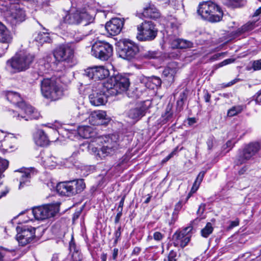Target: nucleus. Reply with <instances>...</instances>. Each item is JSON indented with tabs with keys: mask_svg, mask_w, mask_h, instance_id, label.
I'll return each mask as SVG.
<instances>
[{
	"mask_svg": "<svg viewBox=\"0 0 261 261\" xmlns=\"http://www.w3.org/2000/svg\"><path fill=\"white\" fill-rule=\"evenodd\" d=\"M77 133L83 138L88 139L92 137L94 134L91 127L87 125L80 126L77 128Z\"/></svg>",
	"mask_w": 261,
	"mask_h": 261,
	"instance_id": "72a5a7b5",
	"label": "nucleus"
},
{
	"mask_svg": "<svg viewBox=\"0 0 261 261\" xmlns=\"http://www.w3.org/2000/svg\"><path fill=\"white\" fill-rule=\"evenodd\" d=\"M214 230L211 222H207L205 226L201 229V235L202 237L207 238L212 233Z\"/></svg>",
	"mask_w": 261,
	"mask_h": 261,
	"instance_id": "58836bf2",
	"label": "nucleus"
},
{
	"mask_svg": "<svg viewBox=\"0 0 261 261\" xmlns=\"http://www.w3.org/2000/svg\"><path fill=\"white\" fill-rule=\"evenodd\" d=\"M178 218V214L176 212H173L172 214V216L171 218V220L169 221V224L170 225H173L174 224L175 221L177 220Z\"/></svg>",
	"mask_w": 261,
	"mask_h": 261,
	"instance_id": "052dcab7",
	"label": "nucleus"
},
{
	"mask_svg": "<svg viewBox=\"0 0 261 261\" xmlns=\"http://www.w3.org/2000/svg\"><path fill=\"white\" fill-rule=\"evenodd\" d=\"M34 60V56L28 53L16 54L7 61V68L14 72L25 71L29 68Z\"/></svg>",
	"mask_w": 261,
	"mask_h": 261,
	"instance_id": "20e7f679",
	"label": "nucleus"
},
{
	"mask_svg": "<svg viewBox=\"0 0 261 261\" xmlns=\"http://www.w3.org/2000/svg\"><path fill=\"white\" fill-rule=\"evenodd\" d=\"M240 80L239 79H237V78L234 79L227 84L223 83V84H221V87L224 88L230 87V86L235 84L236 83H237Z\"/></svg>",
	"mask_w": 261,
	"mask_h": 261,
	"instance_id": "6e6d98bb",
	"label": "nucleus"
},
{
	"mask_svg": "<svg viewBox=\"0 0 261 261\" xmlns=\"http://www.w3.org/2000/svg\"><path fill=\"white\" fill-rule=\"evenodd\" d=\"M16 240L23 246L31 243L35 238V227L30 225H20L16 227Z\"/></svg>",
	"mask_w": 261,
	"mask_h": 261,
	"instance_id": "f8f14e48",
	"label": "nucleus"
},
{
	"mask_svg": "<svg viewBox=\"0 0 261 261\" xmlns=\"http://www.w3.org/2000/svg\"><path fill=\"white\" fill-rule=\"evenodd\" d=\"M104 82V88L112 96H115L128 89L130 82L128 77L121 74H118L108 79Z\"/></svg>",
	"mask_w": 261,
	"mask_h": 261,
	"instance_id": "7ed1b4c3",
	"label": "nucleus"
},
{
	"mask_svg": "<svg viewBox=\"0 0 261 261\" xmlns=\"http://www.w3.org/2000/svg\"><path fill=\"white\" fill-rule=\"evenodd\" d=\"M192 226H188L180 231H176L172 236L174 246L186 247L191 240Z\"/></svg>",
	"mask_w": 261,
	"mask_h": 261,
	"instance_id": "dca6fc26",
	"label": "nucleus"
},
{
	"mask_svg": "<svg viewBox=\"0 0 261 261\" xmlns=\"http://www.w3.org/2000/svg\"><path fill=\"white\" fill-rule=\"evenodd\" d=\"M226 54H227V52H223V53L216 54L214 55L213 56H212V57H211L210 60L211 61H214L217 60L220 58L224 57L226 55Z\"/></svg>",
	"mask_w": 261,
	"mask_h": 261,
	"instance_id": "5fc2aeb1",
	"label": "nucleus"
},
{
	"mask_svg": "<svg viewBox=\"0 0 261 261\" xmlns=\"http://www.w3.org/2000/svg\"><path fill=\"white\" fill-rule=\"evenodd\" d=\"M215 142V139L214 136H211L208 137L206 141V144L208 150L212 149Z\"/></svg>",
	"mask_w": 261,
	"mask_h": 261,
	"instance_id": "3c124183",
	"label": "nucleus"
},
{
	"mask_svg": "<svg viewBox=\"0 0 261 261\" xmlns=\"http://www.w3.org/2000/svg\"><path fill=\"white\" fill-rule=\"evenodd\" d=\"M139 32L137 38L140 41H151L156 37L158 30L155 24L151 21L145 20L138 25Z\"/></svg>",
	"mask_w": 261,
	"mask_h": 261,
	"instance_id": "1a4fd4ad",
	"label": "nucleus"
},
{
	"mask_svg": "<svg viewBox=\"0 0 261 261\" xmlns=\"http://www.w3.org/2000/svg\"><path fill=\"white\" fill-rule=\"evenodd\" d=\"M94 17L84 10H71L63 17V21L69 24H83L87 25L93 22Z\"/></svg>",
	"mask_w": 261,
	"mask_h": 261,
	"instance_id": "6e6552de",
	"label": "nucleus"
},
{
	"mask_svg": "<svg viewBox=\"0 0 261 261\" xmlns=\"http://www.w3.org/2000/svg\"><path fill=\"white\" fill-rule=\"evenodd\" d=\"M141 251V248L140 247H135L132 253H131V255L132 256H138L140 252Z\"/></svg>",
	"mask_w": 261,
	"mask_h": 261,
	"instance_id": "0e129e2a",
	"label": "nucleus"
},
{
	"mask_svg": "<svg viewBox=\"0 0 261 261\" xmlns=\"http://www.w3.org/2000/svg\"><path fill=\"white\" fill-rule=\"evenodd\" d=\"M32 213L36 220H43L55 215V207L51 205H45L34 207Z\"/></svg>",
	"mask_w": 261,
	"mask_h": 261,
	"instance_id": "a211bd4d",
	"label": "nucleus"
},
{
	"mask_svg": "<svg viewBox=\"0 0 261 261\" xmlns=\"http://www.w3.org/2000/svg\"><path fill=\"white\" fill-rule=\"evenodd\" d=\"M197 13L203 20L211 22L220 21L223 16L221 8L212 1H204L199 3Z\"/></svg>",
	"mask_w": 261,
	"mask_h": 261,
	"instance_id": "f257e3e1",
	"label": "nucleus"
},
{
	"mask_svg": "<svg viewBox=\"0 0 261 261\" xmlns=\"http://www.w3.org/2000/svg\"><path fill=\"white\" fill-rule=\"evenodd\" d=\"M94 17L84 10H71L63 17V21L69 24H83L87 25L93 22Z\"/></svg>",
	"mask_w": 261,
	"mask_h": 261,
	"instance_id": "0eeeda50",
	"label": "nucleus"
},
{
	"mask_svg": "<svg viewBox=\"0 0 261 261\" xmlns=\"http://www.w3.org/2000/svg\"><path fill=\"white\" fill-rule=\"evenodd\" d=\"M18 171L20 173L19 189H21L24 185L30 183V178L33 173L29 169H25L23 171L18 170Z\"/></svg>",
	"mask_w": 261,
	"mask_h": 261,
	"instance_id": "cd10ccee",
	"label": "nucleus"
},
{
	"mask_svg": "<svg viewBox=\"0 0 261 261\" xmlns=\"http://www.w3.org/2000/svg\"><path fill=\"white\" fill-rule=\"evenodd\" d=\"M253 97L256 103L261 102V90L257 92Z\"/></svg>",
	"mask_w": 261,
	"mask_h": 261,
	"instance_id": "69168bd1",
	"label": "nucleus"
},
{
	"mask_svg": "<svg viewBox=\"0 0 261 261\" xmlns=\"http://www.w3.org/2000/svg\"><path fill=\"white\" fill-rule=\"evenodd\" d=\"M25 11L18 6H14L6 17L8 22L12 26L16 25L25 19Z\"/></svg>",
	"mask_w": 261,
	"mask_h": 261,
	"instance_id": "aec40b11",
	"label": "nucleus"
},
{
	"mask_svg": "<svg viewBox=\"0 0 261 261\" xmlns=\"http://www.w3.org/2000/svg\"><path fill=\"white\" fill-rule=\"evenodd\" d=\"M140 52V47L130 40H123L119 45L118 53L120 57L127 60L136 59Z\"/></svg>",
	"mask_w": 261,
	"mask_h": 261,
	"instance_id": "9d476101",
	"label": "nucleus"
},
{
	"mask_svg": "<svg viewBox=\"0 0 261 261\" xmlns=\"http://www.w3.org/2000/svg\"><path fill=\"white\" fill-rule=\"evenodd\" d=\"M164 237V234L159 231L154 232L153 235V239L156 241H161L163 239Z\"/></svg>",
	"mask_w": 261,
	"mask_h": 261,
	"instance_id": "13d9d810",
	"label": "nucleus"
},
{
	"mask_svg": "<svg viewBox=\"0 0 261 261\" xmlns=\"http://www.w3.org/2000/svg\"><path fill=\"white\" fill-rule=\"evenodd\" d=\"M162 81L160 77L155 76H152L148 77L146 86L149 89H154L161 86Z\"/></svg>",
	"mask_w": 261,
	"mask_h": 261,
	"instance_id": "f704fd0d",
	"label": "nucleus"
},
{
	"mask_svg": "<svg viewBox=\"0 0 261 261\" xmlns=\"http://www.w3.org/2000/svg\"><path fill=\"white\" fill-rule=\"evenodd\" d=\"M234 59H227L224 60L221 63L217 64L216 65V66H217V68H220V67H223L224 66H225L227 64L232 63L234 62Z\"/></svg>",
	"mask_w": 261,
	"mask_h": 261,
	"instance_id": "864d4df0",
	"label": "nucleus"
},
{
	"mask_svg": "<svg viewBox=\"0 0 261 261\" xmlns=\"http://www.w3.org/2000/svg\"><path fill=\"white\" fill-rule=\"evenodd\" d=\"M244 107L241 105L235 106L228 110L227 116L233 117L240 113L243 110Z\"/></svg>",
	"mask_w": 261,
	"mask_h": 261,
	"instance_id": "ea45409f",
	"label": "nucleus"
},
{
	"mask_svg": "<svg viewBox=\"0 0 261 261\" xmlns=\"http://www.w3.org/2000/svg\"><path fill=\"white\" fill-rule=\"evenodd\" d=\"M83 211V208H80L79 210L75 211V212L73 215L72 219L73 221H75V220L77 219L80 216L81 214V213Z\"/></svg>",
	"mask_w": 261,
	"mask_h": 261,
	"instance_id": "680f3d73",
	"label": "nucleus"
},
{
	"mask_svg": "<svg viewBox=\"0 0 261 261\" xmlns=\"http://www.w3.org/2000/svg\"><path fill=\"white\" fill-rule=\"evenodd\" d=\"M6 97L8 101L17 106L25 114L30 115L34 112V108L23 101L18 93L8 91L7 93Z\"/></svg>",
	"mask_w": 261,
	"mask_h": 261,
	"instance_id": "2eb2a0df",
	"label": "nucleus"
},
{
	"mask_svg": "<svg viewBox=\"0 0 261 261\" xmlns=\"http://www.w3.org/2000/svg\"><path fill=\"white\" fill-rule=\"evenodd\" d=\"M9 162L7 160H3L0 163V179L4 177L3 172L8 168Z\"/></svg>",
	"mask_w": 261,
	"mask_h": 261,
	"instance_id": "a18cd8bd",
	"label": "nucleus"
},
{
	"mask_svg": "<svg viewBox=\"0 0 261 261\" xmlns=\"http://www.w3.org/2000/svg\"><path fill=\"white\" fill-rule=\"evenodd\" d=\"M179 257L178 253L172 250L169 252L167 258L164 259V261H177Z\"/></svg>",
	"mask_w": 261,
	"mask_h": 261,
	"instance_id": "c03bdc74",
	"label": "nucleus"
},
{
	"mask_svg": "<svg viewBox=\"0 0 261 261\" xmlns=\"http://www.w3.org/2000/svg\"><path fill=\"white\" fill-rule=\"evenodd\" d=\"M205 172L204 171H201L199 173V174L198 175V176L195 181V184H198V185H199L200 184L201 182L203 180V178L205 175Z\"/></svg>",
	"mask_w": 261,
	"mask_h": 261,
	"instance_id": "4d7b16f0",
	"label": "nucleus"
},
{
	"mask_svg": "<svg viewBox=\"0 0 261 261\" xmlns=\"http://www.w3.org/2000/svg\"><path fill=\"white\" fill-rule=\"evenodd\" d=\"M177 148H175L173 151H172L168 156H167L163 160V162H167L170 160L173 155L175 154Z\"/></svg>",
	"mask_w": 261,
	"mask_h": 261,
	"instance_id": "774afa93",
	"label": "nucleus"
},
{
	"mask_svg": "<svg viewBox=\"0 0 261 261\" xmlns=\"http://www.w3.org/2000/svg\"><path fill=\"white\" fill-rule=\"evenodd\" d=\"M224 5L232 8L239 7L242 0H222Z\"/></svg>",
	"mask_w": 261,
	"mask_h": 261,
	"instance_id": "37998d69",
	"label": "nucleus"
},
{
	"mask_svg": "<svg viewBox=\"0 0 261 261\" xmlns=\"http://www.w3.org/2000/svg\"><path fill=\"white\" fill-rule=\"evenodd\" d=\"M86 186L83 179L59 183L56 187L57 192L62 195L71 196L82 192Z\"/></svg>",
	"mask_w": 261,
	"mask_h": 261,
	"instance_id": "423d86ee",
	"label": "nucleus"
},
{
	"mask_svg": "<svg viewBox=\"0 0 261 261\" xmlns=\"http://www.w3.org/2000/svg\"><path fill=\"white\" fill-rule=\"evenodd\" d=\"M192 46L191 42L179 38L173 40L171 43V46L173 48L182 49L191 47Z\"/></svg>",
	"mask_w": 261,
	"mask_h": 261,
	"instance_id": "473e14b6",
	"label": "nucleus"
},
{
	"mask_svg": "<svg viewBox=\"0 0 261 261\" xmlns=\"http://www.w3.org/2000/svg\"><path fill=\"white\" fill-rule=\"evenodd\" d=\"M112 45L104 41H98L92 46L91 54L95 58L102 60H108L113 55Z\"/></svg>",
	"mask_w": 261,
	"mask_h": 261,
	"instance_id": "9b49d317",
	"label": "nucleus"
},
{
	"mask_svg": "<svg viewBox=\"0 0 261 261\" xmlns=\"http://www.w3.org/2000/svg\"><path fill=\"white\" fill-rule=\"evenodd\" d=\"M34 140L35 144L39 146H45L48 145L49 139L44 131L38 129L34 135Z\"/></svg>",
	"mask_w": 261,
	"mask_h": 261,
	"instance_id": "a878e982",
	"label": "nucleus"
},
{
	"mask_svg": "<svg viewBox=\"0 0 261 261\" xmlns=\"http://www.w3.org/2000/svg\"><path fill=\"white\" fill-rule=\"evenodd\" d=\"M142 15L144 17L153 19H156L160 17L159 12L153 6L145 8L142 12Z\"/></svg>",
	"mask_w": 261,
	"mask_h": 261,
	"instance_id": "c85d7f7f",
	"label": "nucleus"
},
{
	"mask_svg": "<svg viewBox=\"0 0 261 261\" xmlns=\"http://www.w3.org/2000/svg\"><path fill=\"white\" fill-rule=\"evenodd\" d=\"M104 82H101L98 84V89L97 91H93L89 95V98L91 105L95 106H99L105 105L107 102V98L112 96L108 91L104 88Z\"/></svg>",
	"mask_w": 261,
	"mask_h": 261,
	"instance_id": "ddd939ff",
	"label": "nucleus"
},
{
	"mask_svg": "<svg viewBox=\"0 0 261 261\" xmlns=\"http://www.w3.org/2000/svg\"><path fill=\"white\" fill-rule=\"evenodd\" d=\"M69 250L71 254L72 261H84L83 254L81 252L80 247L75 244L73 237L69 243Z\"/></svg>",
	"mask_w": 261,
	"mask_h": 261,
	"instance_id": "393cba45",
	"label": "nucleus"
},
{
	"mask_svg": "<svg viewBox=\"0 0 261 261\" xmlns=\"http://www.w3.org/2000/svg\"><path fill=\"white\" fill-rule=\"evenodd\" d=\"M88 148L89 152L94 154H96V155L97 156H98L97 155V153L98 152H99L101 153L100 149L98 148L97 147H96L93 142H91L89 144Z\"/></svg>",
	"mask_w": 261,
	"mask_h": 261,
	"instance_id": "8fccbe9b",
	"label": "nucleus"
},
{
	"mask_svg": "<svg viewBox=\"0 0 261 261\" xmlns=\"http://www.w3.org/2000/svg\"><path fill=\"white\" fill-rule=\"evenodd\" d=\"M173 113L171 111V107L168 105L166 109L165 113L162 115V117L164 118V122L166 123L168 121H171L173 118Z\"/></svg>",
	"mask_w": 261,
	"mask_h": 261,
	"instance_id": "79ce46f5",
	"label": "nucleus"
},
{
	"mask_svg": "<svg viewBox=\"0 0 261 261\" xmlns=\"http://www.w3.org/2000/svg\"><path fill=\"white\" fill-rule=\"evenodd\" d=\"M234 145V143L231 140H228L224 146V149L228 148L227 151L231 150Z\"/></svg>",
	"mask_w": 261,
	"mask_h": 261,
	"instance_id": "bf43d9fd",
	"label": "nucleus"
},
{
	"mask_svg": "<svg viewBox=\"0 0 261 261\" xmlns=\"http://www.w3.org/2000/svg\"><path fill=\"white\" fill-rule=\"evenodd\" d=\"M177 71V68L176 63H170L163 70V75L165 77H168L169 82H172Z\"/></svg>",
	"mask_w": 261,
	"mask_h": 261,
	"instance_id": "bb28decb",
	"label": "nucleus"
},
{
	"mask_svg": "<svg viewBox=\"0 0 261 261\" xmlns=\"http://www.w3.org/2000/svg\"><path fill=\"white\" fill-rule=\"evenodd\" d=\"M255 25L254 22H248L239 28L237 31L232 32L234 38H237L241 35L252 30Z\"/></svg>",
	"mask_w": 261,
	"mask_h": 261,
	"instance_id": "c756f323",
	"label": "nucleus"
},
{
	"mask_svg": "<svg viewBox=\"0 0 261 261\" xmlns=\"http://www.w3.org/2000/svg\"><path fill=\"white\" fill-rule=\"evenodd\" d=\"M89 122L93 125H106L110 121L111 119L107 117L104 111H95L89 116Z\"/></svg>",
	"mask_w": 261,
	"mask_h": 261,
	"instance_id": "412c9836",
	"label": "nucleus"
},
{
	"mask_svg": "<svg viewBox=\"0 0 261 261\" xmlns=\"http://www.w3.org/2000/svg\"><path fill=\"white\" fill-rule=\"evenodd\" d=\"M14 140V138L5 137L4 140L2 141V145L5 147L7 150L9 148H12L13 146L11 145H9V143H11L12 141Z\"/></svg>",
	"mask_w": 261,
	"mask_h": 261,
	"instance_id": "de8ad7c7",
	"label": "nucleus"
},
{
	"mask_svg": "<svg viewBox=\"0 0 261 261\" xmlns=\"http://www.w3.org/2000/svg\"><path fill=\"white\" fill-rule=\"evenodd\" d=\"M239 224V221L238 219H236L234 221H232L230 222V224L228 226L229 229H232V228L238 226Z\"/></svg>",
	"mask_w": 261,
	"mask_h": 261,
	"instance_id": "338daca9",
	"label": "nucleus"
},
{
	"mask_svg": "<svg viewBox=\"0 0 261 261\" xmlns=\"http://www.w3.org/2000/svg\"><path fill=\"white\" fill-rule=\"evenodd\" d=\"M14 251V249H9L0 246V261H4V258L7 252H11Z\"/></svg>",
	"mask_w": 261,
	"mask_h": 261,
	"instance_id": "09e8293b",
	"label": "nucleus"
},
{
	"mask_svg": "<svg viewBox=\"0 0 261 261\" xmlns=\"http://www.w3.org/2000/svg\"><path fill=\"white\" fill-rule=\"evenodd\" d=\"M204 99L206 102H210L211 98V95L208 93L207 90L204 91Z\"/></svg>",
	"mask_w": 261,
	"mask_h": 261,
	"instance_id": "e2e57ef3",
	"label": "nucleus"
},
{
	"mask_svg": "<svg viewBox=\"0 0 261 261\" xmlns=\"http://www.w3.org/2000/svg\"><path fill=\"white\" fill-rule=\"evenodd\" d=\"M261 149L260 142H251L245 145L243 148L239 149L234 161L237 165L245 164L248 161L253 159Z\"/></svg>",
	"mask_w": 261,
	"mask_h": 261,
	"instance_id": "39448f33",
	"label": "nucleus"
},
{
	"mask_svg": "<svg viewBox=\"0 0 261 261\" xmlns=\"http://www.w3.org/2000/svg\"><path fill=\"white\" fill-rule=\"evenodd\" d=\"M59 79L54 77L44 78L41 80V91L44 97L52 100H57L63 95V89Z\"/></svg>",
	"mask_w": 261,
	"mask_h": 261,
	"instance_id": "f03ea898",
	"label": "nucleus"
},
{
	"mask_svg": "<svg viewBox=\"0 0 261 261\" xmlns=\"http://www.w3.org/2000/svg\"><path fill=\"white\" fill-rule=\"evenodd\" d=\"M124 22L123 19L114 18L106 24L105 29L110 35L116 36L121 32Z\"/></svg>",
	"mask_w": 261,
	"mask_h": 261,
	"instance_id": "4be33fe9",
	"label": "nucleus"
},
{
	"mask_svg": "<svg viewBox=\"0 0 261 261\" xmlns=\"http://www.w3.org/2000/svg\"><path fill=\"white\" fill-rule=\"evenodd\" d=\"M101 144L102 146L100 148L101 153L99 152L97 153L98 157L101 159L105 158L106 156L113 154L116 150V149L111 148V147H109L103 143Z\"/></svg>",
	"mask_w": 261,
	"mask_h": 261,
	"instance_id": "c9c22d12",
	"label": "nucleus"
},
{
	"mask_svg": "<svg viewBox=\"0 0 261 261\" xmlns=\"http://www.w3.org/2000/svg\"><path fill=\"white\" fill-rule=\"evenodd\" d=\"M13 36L7 27L0 22V42L4 45L3 51H5L12 42Z\"/></svg>",
	"mask_w": 261,
	"mask_h": 261,
	"instance_id": "5701e85b",
	"label": "nucleus"
},
{
	"mask_svg": "<svg viewBox=\"0 0 261 261\" xmlns=\"http://www.w3.org/2000/svg\"><path fill=\"white\" fill-rule=\"evenodd\" d=\"M143 57L147 59H154L161 56V53L158 51L149 50L144 53Z\"/></svg>",
	"mask_w": 261,
	"mask_h": 261,
	"instance_id": "a19ab883",
	"label": "nucleus"
},
{
	"mask_svg": "<svg viewBox=\"0 0 261 261\" xmlns=\"http://www.w3.org/2000/svg\"><path fill=\"white\" fill-rule=\"evenodd\" d=\"M38 66L39 67L37 70L35 69L31 73V79L33 81L38 80L39 77L43 76L44 73H46L47 71H46L45 68H49V65L48 63H47L45 64L44 65L42 64L39 65Z\"/></svg>",
	"mask_w": 261,
	"mask_h": 261,
	"instance_id": "2f4dec72",
	"label": "nucleus"
},
{
	"mask_svg": "<svg viewBox=\"0 0 261 261\" xmlns=\"http://www.w3.org/2000/svg\"><path fill=\"white\" fill-rule=\"evenodd\" d=\"M151 105V102L147 100L138 103L136 107L129 110L128 116L135 121H138L143 117Z\"/></svg>",
	"mask_w": 261,
	"mask_h": 261,
	"instance_id": "6ab92c4d",
	"label": "nucleus"
},
{
	"mask_svg": "<svg viewBox=\"0 0 261 261\" xmlns=\"http://www.w3.org/2000/svg\"><path fill=\"white\" fill-rule=\"evenodd\" d=\"M118 136L116 135H108L105 137H98L96 139V142L97 143H103L111 147V148L117 149L118 148Z\"/></svg>",
	"mask_w": 261,
	"mask_h": 261,
	"instance_id": "b1692460",
	"label": "nucleus"
},
{
	"mask_svg": "<svg viewBox=\"0 0 261 261\" xmlns=\"http://www.w3.org/2000/svg\"><path fill=\"white\" fill-rule=\"evenodd\" d=\"M42 159L43 164L46 168L51 169L54 168L57 165V160L56 157L49 153L42 157Z\"/></svg>",
	"mask_w": 261,
	"mask_h": 261,
	"instance_id": "7c9ffc66",
	"label": "nucleus"
},
{
	"mask_svg": "<svg viewBox=\"0 0 261 261\" xmlns=\"http://www.w3.org/2000/svg\"><path fill=\"white\" fill-rule=\"evenodd\" d=\"M35 40L39 44L42 45L44 43H49L51 39L49 36V33L47 32H40L37 36L35 38Z\"/></svg>",
	"mask_w": 261,
	"mask_h": 261,
	"instance_id": "e433bc0d",
	"label": "nucleus"
},
{
	"mask_svg": "<svg viewBox=\"0 0 261 261\" xmlns=\"http://www.w3.org/2000/svg\"><path fill=\"white\" fill-rule=\"evenodd\" d=\"M54 56L59 61L70 62L74 57V48L70 44H62L55 49Z\"/></svg>",
	"mask_w": 261,
	"mask_h": 261,
	"instance_id": "4468645a",
	"label": "nucleus"
},
{
	"mask_svg": "<svg viewBox=\"0 0 261 261\" xmlns=\"http://www.w3.org/2000/svg\"><path fill=\"white\" fill-rule=\"evenodd\" d=\"M187 99V92L186 90L180 93L178 99L176 102V109L178 112H180L183 109V106L185 101Z\"/></svg>",
	"mask_w": 261,
	"mask_h": 261,
	"instance_id": "4c0bfd02",
	"label": "nucleus"
},
{
	"mask_svg": "<svg viewBox=\"0 0 261 261\" xmlns=\"http://www.w3.org/2000/svg\"><path fill=\"white\" fill-rule=\"evenodd\" d=\"M121 235V227L119 226L117 229L115 231L114 236V241L113 243V246H116L118 242L120 240V237Z\"/></svg>",
	"mask_w": 261,
	"mask_h": 261,
	"instance_id": "49530a36",
	"label": "nucleus"
},
{
	"mask_svg": "<svg viewBox=\"0 0 261 261\" xmlns=\"http://www.w3.org/2000/svg\"><path fill=\"white\" fill-rule=\"evenodd\" d=\"M84 75L95 81L105 79L109 75V71L103 66H93L87 68Z\"/></svg>",
	"mask_w": 261,
	"mask_h": 261,
	"instance_id": "f3484780",
	"label": "nucleus"
},
{
	"mask_svg": "<svg viewBox=\"0 0 261 261\" xmlns=\"http://www.w3.org/2000/svg\"><path fill=\"white\" fill-rule=\"evenodd\" d=\"M252 68L254 70L261 69V59L254 61L252 64Z\"/></svg>",
	"mask_w": 261,
	"mask_h": 261,
	"instance_id": "603ef678",
	"label": "nucleus"
}]
</instances>
